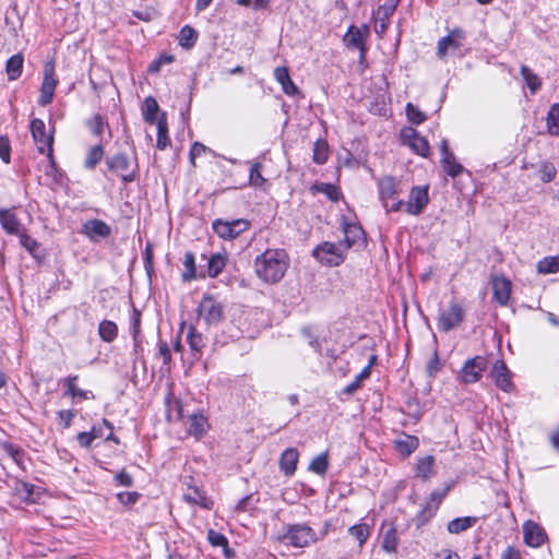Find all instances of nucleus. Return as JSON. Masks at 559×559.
<instances>
[{"mask_svg": "<svg viewBox=\"0 0 559 559\" xmlns=\"http://www.w3.org/2000/svg\"><path fill=\"white\" fill-rule=\"evenodd\" d=\"M289 264L287 253L282 249H267L254 260L257 276L266 284H275L285 275Z\"/></svg>", "mask_w": 559, "mask_h": 559, "instance_id": "obj_1", "label": "nucleus"}, {"mask_svg": "<svg viewBox=\"0 0 559 559\" xmlns=\"http://www.w3.org/2000/svg\"><path fill=\"white\" fill-rule=\"evenodd\" d=\"M379 199L386 213L401 212L404 201L399 200L401 183L392 176H384L378 179Z\"/></svg>", "mask_w": 559, "mask_h": 559, "instance_id": "obj_2", "label": "nucleus"}, {"mask_svg": "<svg viewBox=\"0 0 559 559\" xmlns=\"http://www.w3.org/2000/svg\"><path fill=\"white\" fill-rule=\"evenodd\" d=\"M277 539L293 547L304 548L316 543L318 537L316 532L307 524H292L284 527L283 534L278 535Z\"/></svg>", "mask_w": 559, "mask_h": 559, "instance_id": "obj_3", "label": "nucleus"}, {"mask_svg": "<svg viewBox=\"0 0 559 559\" xmlns=\"http://www.w3.org/2000/svg\"><path fill=\"white\" fill-rule=\"evenodd\" d=\"M31 133L39 153H47L49 158L48 168L56 171L55 163L52 160V131L47 132L45 122L41 119L35 118L31 121Z\"/></svg>", "mask_w": 559, "mask_h": 559, "instance_id": "obj_4", "label": "nucleus"}, {"mask_svg": "<svg viewBox=\"0 0 559 559\" xmlns=\"http://www.w3.org/2000/svg\"><path fill=\"white\" fill-rule=\"evenodd\" d=\"M346 245L325 241L320 243L313 250V257L322 264L328 266H338L342 264L347 254Z\"/></svg>", "mask_w": 559, "mask_h": 559, "instance_id": "obj_5", "label": "nucleus"}, {"mask_svg": "<svg viewBox=\"0 0 559 559\" xmlns=\"http://www.w3.org/2000/svg\"><path fill=\"white\" fill-rule=\"evenodd\" d=\"M464 318L463 306L453 299L447 308L440 310L437 321L438 329L442 332H449L457 328L464 321Z\"/></svg>", "mask_w": 559, "mask_h": 559, "instance_id": "obj_6", "label": "nucleus"}, {"mask_svg": "<svg viewBox=\"0 0 559 559\" xmlns=\"http://www.w3.org/2000/svg\"><path fill=\"white\" fill-rule=\"evenodd\" d=\"M198 313L207 325H216L225 317L223 304L210 295L203 296L198 307Z\"/></svg>", "mask_w": 559, "mask_h": 559, "instance_id": "obj_7", "label": "nucleus"}, {"mask_svg": "<svg viewBox=\"0 0 559 559\" xmlns=\"http://www.w3.org/2000/svg\"><path fill=\"white\" fill-rule=\"evenodd\" d=\"M214 233L224 240H233L249 229L250 223L246 219L224 221L217 218L212 224Z\"/></svg>", "mask_w": 559, "mask_h": 559, "instance_id": "obj_8", "label": "nucleus"}, {"mask_svg": "<svg viewBox=\"0 0 559 559\" xmlns=\"http://www.w3.org/2000/svg\"><path fill=\"white\" fill-rule=\"evenodd\" d=\"M108 168L115 171L124 182L135 180L138 175L136 160L131 162L126 154L119 153L107 160Z\"/></svg>", "mask_w": 559, "mask_h": 559, "instance_id": "obj_9", "label": "nucleus"}, {"mask_svg": "<svg viewBox=\"0 0 559 559\" xmlns=\"http://www.w3.org/2000/svg\"><path fill=\"white\" fill-rule=\"evenodd\" d=\"M487 368V359L483 356H475L467 359L457 373V380L464 384L475 383L480 380Z\"/></svg>", "mask_w": 559, "mask_h": 559, "instance_id": "obj_10", "label": "nucleus"}, {"mask_svg": "<svg viewBox=\"0 0 559 559\" xmlns=\"http://www.w3.org/2000/svg\"><path fill=\"white\" fill-rule=\"evenodd\" d=\"M428 189V186L413 187L402 211L413 216L421 214L429 203Z\"/></svg>", "mask_w": 559, "mask_h": 559, "instance_id": "obj_11", "label": "nucleus"}, {"mask_svg": "<svg viewBox=\"0 0 559 559\" xmlns=\"http://www.w3.org/2000/svg\"><path fill=\"white\" fill-rule=\"evenodd\" d=\"M58 80L55 78V62L48 61L44 66V79L40 87L39 105L46 106L51 103Z\"/></svg>", "mask_w": 559, "mask_h": 559, "instance_id": "obj_12", "label": "nucleus"}, {"mask_svg": "<svg viewBox=\"0 0 559 559\" xmlns=\"http://www.w3.org/2000/svg\"><path fill=\"white\" fill-rule=\"evenodd\" d=\"M465 34L461 28H454L448 36L438 41L437 55L444 58L447 55H453L459 51L463 45Z\"/></svg>", "mask_w": 559, "mask_h": 559, "instance_id": "obj_13", "label": "nucleus"}, {"mask_svg": "<svg viewBox=\"0 0 559 559\" xmlns=\"http://www.w3.org/2000/svg\"><path fill=\"white\" fill-rule=\"evenodd\" d=\"M402 139L415 153L426 157L429 153V143L415 129L408 128L402 132Z\"/></svg>", "mask_w": 559, "mask_h": 559, "instance_id": "obj_14", "label": "nucleus"}, {"mask_svg": "<svg viewBox=\"0 0 559 559\" xmlns=\"http://www.w3.org/2000/svg\"><path fill=\"white\" fill-rule=\"evenodd\" d=\"M396 0H388L380 5L374 13V31L378 35H383L389 25V19L396 8Z\"/></svg>", "mask_w": 559, "mask_h": 559, "instance_id": "obj_15", "label": "nucleus"}, {"mask_svg": "<svg viewBox=\"0 0 559 559\" xmlns=\"http://www.w3.org/2000/svg\"><path fill=\"white\" fill-rule=\"evenodd\" d=\"M511 372L503 360H497L491 370V377L496 385L504 392H511L514 388L511 381Z\"/></svg>", "mask_w": 559, "mask_h": 559, "instance_id": "obj_16", "label": "nucleus"}, {"mask_svg": "<svg viewBox=\"0 0 559 559\" xmlns=\"http://www.w3.org/2000/svg\"><path fill=\"white\" fill-rule=\"evenodd\" d=\"M491 284L495 300L501 306H507L511 296V282L504 276L496 275Z\"/></svg>", "mask_w": 559, "mask_h": 559, "instance_id": "obj_17", "label": "nucleus"}, {"mask_svg": "<svg viewBox=\"0 0 559 559\" xmlns=\"http://www.w3.org/2000/svg\"><path fill=\"white\" fill-rule=\"evenodd\" d=\"M368 33H369V29L367 26H364L362 28H358L356 26H350L344 36V41L348 47H354V48H357L360 50L361 59L365 57V52H366L365 40H366Z\"/></svg>", "mask_w": 559, "mask_h": 559, "instance_id": "obj_18", "label": "nucleus"}, {"mask_svg": "<svg viewBox=\"0 0 559 559\" xmlns=\"http://www.w3.org/2000/svg\"><path fill=\"white\" fill-rule=\"evenodd\" d=\"M188 491L183 493V500L192 506H200L203 509L211 510L213 508V501L207 498L205 491L200 489L198 486H191L188 484Z\"/></svg>", "mask_w": 559, "mask_h": 559, "instance_id": "obj_19", "label": "nucleus"}, {"mask_svg": "<svg viewBox=\"0 0 559 559\" xmlns=\"http://www.w3.org/2000/svg\"><path fill=\"white\" fill-rule=\"evenodd\" d=\"M525 543L532 547H539L546 538L544 530L533 521H527L523 525Z\"/></svg>", "mask_w": 559, "mask_h": 559, "instance_id": "obj_20", "label": "nucleus"}, {"mask_svg": "<svg viewBox=\"0 0 559 559\" xmlns=\"http://www.w3.org/2000/svg\"><path fill=\"white\" fill-rule=\"evenodd\" d=\"M342 226L344 240L341 242L346 245L347 250L364 240V230L358 224L344 222Z\"/></svg>", "mask_w": 559, "mask_h": 559, "instance_id": "obj_21", "label": "nucleus"}, {"mask_svg": "<svg viewBox=\"0 0 559 559\" xmlns=\"http://www.w3.org/2000/svg\"><path fill=\"white\" fill-rule=\"evenodd\" d=\"M298 459L299 453L295 448H288L282 453L280 459V467L285 475L292 476L295 473Z\"/></svg>", "mask_w": 559, "mask_h": 559, "instance_id": "obj_22", "label": "nucleus"}, {"mask_svg": "<svg viewBox=\"0 0 559 559\" xmlns=\"http://www.w3.org/2000/svg\"><path fill=\"white\" fill-rule=\"evenodd\" d=\"M188 432L195 437L204 435L209 428V423L205 416L202 414L193 413L188 416L186 423Z\"/></svg>", "mask_w": 559, "mask_h": 559, "instance_id": "obj_23", "label": "nucleus"}, {"mask_svg": "<svg viewBox=\"0 0 559 559\" xmlns=\"http://www.w3.org/2000/svg\"><path fill=\"white\" fill-rule=\"evenodd\" d=\"M274 78L281 84L283 92L293 96L298 93V88L289 76L288 69L286 67H278L274 70Z\"/></svg>", "mask_w": 559, "mask_h": 559, "instance_id": "obj_24", "label": "nucleus"}, {"mask_svg": "<svg viewBox=\"0 0 559 559\" xmlns=\"http://www.w3.org/2000/svg\"><path fill=\"white\" fill-rule=\"evenodd\" d=\"M0 224L2 228L11 235L21 234V224L15 214L10 210H0Z\"/></svg>", "mask_w": 559, "mask_h": 559, "instance_id": "obj_25", "label": "nucleus"}, {"mask_svg": "<svg viewBox=\"0 0 559 559\" xmlns=\"http://www.w3.org/2000/svg\"><path fill=\"white\" fill-rule=\"evenodd\" d=\"M85 234L93 237H108L110 235V227L103 221L99 219H91L84 224Z\"/></svg>", "mask_w": 559, "mask_h": 559, "instance_id": "obj_26", "label": "nucleus"}, {"mask_svg": "<svg viewBox=\"0 0 559 559\" xmlns=\"http://www.w3.org/2000/svg\"><path fill=\"white\" fill-rule=\"evenodd\" d=\"M0 449L7 454L20 468L25 469V453L24 451L9 442L0 443Z\"/></svg>", "mask_w": 559, "mask_h": 559, "instance_id": "obj_27", "label": "nucleus"}, {"mask_svg": "<svg viewBox=\"0 0 559 559\" xmlns=\"http://www.w3.org/2000/svg\"><path fill=\"white\" fill-rule=\"evenodd\" d=\"M24 57L22 53L13 55L5 64V72L10 81L17 80L23 70Z\"/></svg>", "mask_w": 559, "mask_h": 559, "instance_id": "obj_28", "label": "nucleus"}, {"mask_svg": "<svg viewBox=\"0 0 559 559\" xmlns=\"http://www.w3.org/2000/svg\"><path fill=\"white\" fill-rule=\"evenodd\" d=\"M156 127H157L156 146L158 150L163 151L170 144V140L168 136V124H167L166 114L163 112L162 115L158 116Z\"/></svg>", "mask_w": 559, "mask_h": 559, "instance_id": "obj_29", "label": "nucleus"}, {"mask_svg": "<svg viewBox=\"0 0 559 559\" xmlns=\"http://www.w3.org/2000/svg\"><path fill=\"white\" fill-rule=\"evenodd\" d=\"M477 522L474 516H463L453 519L448 523V532L451 534H460L473 527Z\"/></svg>", "mask_w": 559, "mask_h": 559, "instance_id": "obj_30", "label": "nucleus"}, {"mask_svg": "<svg viewBox=\"0 0 559 559\" xmlns=\"http://www.w3.org/2000/svg\"><path fill=\"white\" fill-rule=\"evenodd\" d=\"M159 106L156 102V99L152 96L146 97L143 103L142 107V115L145 120V122L153 124L157 123Z\"/></svg>", "mask_w": 559, "mask_h": 559, "instance_id": "obj_31", "label": "nucleus"}, {"mask_svg": "<svg viewBox=\"0 0 559 559\" xmlns=\"http://www.w3.org/2000/svg\"><path fill=\"white\" fill-rule=\"evenodd\" d=\"M419 445V440L414 436H404L403 438L395 440L396 450L405 456L411 455Z\"/></svg>", "mask_w": 559, "mask_h": 559, "instance_id": "obj_32", "label": "nucleus"}, {"mask_svg": "<svg viewBox=\"0 0 559 559\" xmlns=\"http://www.w3.org/2000/svg\"><path fill=\"white\" fill-rule=\"evenodd\" d=\"M435 457L427 455L418 460L416 464V476L426 480L433 475Z\"/></svg>", "mask_w": 559, "mask_h": 559, "instance_id": "obj_33", "label": "nucleus"}, {"mask_svg": "<svg viewBox=\"0 0 559 559\" xmlns=\"http://www.w3.org/2000/svg\"><path fill=\"white\" fill-rule=\"evenodd\" d=\"M187 342L194 354H201L205 345L202 333L198 332L193 325H190L188 329Z\"/></svg>", "mask_w": 559, "mask_h": 559, "instance_id": "obj_34", "label": "nucleus"}, {"mask_svg": "<svg viewBox=\"0 0 559 559\" xmlns=\"http://www.w3.org/2000/svg\"><path fill=\"white\" fill-rule=\"evenodd\" d=\"M99 337L107 343L112 342L118 334V326L114 321L104 320L98 326Z\"/></svg>", "mask_w": 559, "mask_h": 559, "instance_id": "obj_35", "label": "nucleus"}, {"mask_svg": "<svg viewBox=\"0 0 559 559\" xmlns=\"http://www.w3.org/2000/svg\"><path fill=\"white\" fill-rule=\"evenodd\" d=\"M226 265V255L222 253H215L209 259L207 274L210 277H216Z\"/></svg>", "mask_w": 559, "mask_h": 559, "instance_id": "obj_36", "label": "nucleus"}, {"mask_svg": "<svg viewBox=\"0 0 559 559\" xmlns=\"http://www.w3.org/2000/svg\"><path fill=\"white\" fill-rule=\"evenodd\" d=\"M76 380H78L76 376L68 377L64 380V384L67 388L66 394H69L72 397H79L80 400H87V399L92 397L91 392L76 388V384H75Z\"/></svg>", "mask_w": 559, "mask_h": 559, "instance_id": "obj_37", "label": "nucleus"}, {"mask_svg": "<svg viewBox=\"0 0 559 559\" xmlns=\"http://www.w3.org/2000/svg\"><path fill=\"white\" fill-rule=\"evenodd\" d=\"M397 544L396 530L390 524L383 532L382 548L386 552H395Z\"/></svg>", "mask_w": 559, "mask_h": 559, "instance_id": "obj_38", "label": "nucleus"}, {"mask_svg": "<svg viewBox=\"0 0 559 559\" xmlns=\"http://www.w3.org/2000/svg\"><path fill=\"white\" fill-rule=\"evenodd\" d=\"M547 130L550 135H559V103L554 104L548 111Z\"/></svg>", "mask_w": 559, "mask_h": 559, "instance_id": "obj_39", "label": "nucleus"}, {"mask_svg": "<svg viewBox=\"0 0 559 559\" xmlns=\"http://www.w3.org/2000/svg\"><path fill=\"white\" fill-rule=\"evenodd\" d=\"M537 271L540 274H552L559 271V257H547L537 263Z\"/></svg>", "mask_w": 559, "mask_h": 559, "instance_id": "obj_40", "label": "nucleus"}, {"mask_svg": "<svg viewBox=\"0 0 559 559\" xmlns=\"http://www.w3.org/2000/svg\"><path fill=\"white\" fill-rule=\"evenodd\" d=\"M441 163L444 171L453 178L460 175L463 170L462 165L456 163L453 154H445V156L442 157Z\"/></svg>", "mask_w": 559, "mask_h": 559, "instance_id": "obj_41", "label": "nucleus"}, {"mask_svg": "<svg viewBox=\"0 0 559 559\" xmlns=\"http://www.w3.org/2000/svg\"><path fill=\"white\" fill-rule=\"evenodd\" d=\"M348 533L358 540L360 548L364 546L370 535L369 526L365 523L350 526L348 528Z\"/></svg>", "mask_w": 559, "mask_h": 559, "instance_id": "obj_42", "label": "nucleus"}, {"mask_svg": "<svg viewBox=\"0 0 559 559\" xmlns=\"http://www.w3.org/2000/svg\"><path fill=\"white\" fill-rule=\"evenodd\" d=\"M521 74L531 92L536 93L542 85L539 78L526 66L521 67Z\"/></svg>", "mask_w": 559, "mask_h": 559, "instance_id": "obj_43", "label": "nucleus"}, {"mask_svg": "<svg viewBox=\"0 0 559 559\" xmlns=\"http://www.w3.org/2000/svg\"><path fill=\"white\" fill-rule=\"evenodd\" d=\"M329 157V146L328 143L323 140H318L313 146V160L314 163L321 165L328 160Z\"/></svg>", "mask_w": 559, "mask_h": 559, "instance_id": "obj_44", "label": "nucleus"}, {"mask_svg": "<svg viewBox=\"0 0 559 559\" xmlns=\"http://www.w3.org/2000/svg\"><path fill=\"white\" fill-rule=\"evenodd\" d=\"M197 37V32L192 27L186 25L179 33V44L185 48H191L194 45Z\"/></svg>", "mask_w": 559, "mask_h": 559, "instance_id": "obj_45", "label": "nucleus"}, {"mask_svg": "<svg viewBox=\"0 0 559 559\" xmlns=\"http://www.w3.org/2000/svg\"><path fill=\"white\" fill-rule=\"evenodd\" d=\"M185 271L182 273V281L190 282L195 277V262L192 252H186L183 260Z\"/></svg>", "mask_w": 559, "mask_h": 559, "instance_id": "obj_46", "label": "nucleus"}, {"mask_svg": "<svg viewBox=\"0 0 559 559\" xmlns=\"http://www.w3.org/2000/svg\"><path fill=\"white\" fill-rule=\"evenodd\" d=\"M104 151L100 145L93 146L85 158L84 165L88 169H93L103 158Z\"/></svg>", "mask_w": 559, "mask_h": 559, "instance_id": "obj_47", "label": "nucleus"}, {"mask_svg": "<svg viewBox=\"0 0 559 559\" xmlns=\"http://www.w3.org/2000/svg\"><path fill=\"white\" fill-rule=\"evenodd\" d=\"M406 116L408 121L413 124H420L427 119L426 115L412 103L406 105Z\"/></svg>", "mask_w": 559, "mask_h": 559, "instance_id": "obj_48", "label": "nucleus"}, {"mask_svg": "<svg viewBox=\"0 0 559 559\" xmlns=\"http://www.w3.org/2000/svg\"><path fill=\"white\" fill-rule=\"evenodd\" d=\"M262 165L257 162L251 165L250 174H249V182L253 187H262L265 182V179L261 175Z\"/></svg>", "mask_w": 559, "mask_h": 559, "instance_id": "obj_49", "label": "nucleus"}, {"mask_svg": "<svg viewBox=\"0 0 559 559\" xmlns=\"http://www.w3.org/2000/svg\"><path fill=\"white\" fill-rule=\"evenodd\" d=\"M309 469L316 474H319V475H322L326 472L328 469V459H326V455L325 454H320L318 456H316L310 465H309Z\"/></svg>", "mask_w": 559, "mask_h": 559, "instance_id": "obj_50", "label": "nucleus"}, {"mask_svg": "<svg viewBox=\"0 0 559 559\" xmlns=\"http://www.w3.org/2000/svg\"><path fill=\"white\" fill-rule=\"evenodd\" d=\"M556 167L552 163H544L539 168V178L544 182H550L556 177Z\"/></svg>", "mask_w": 559, "mask_h": 559, "instance_id": "obj_51", "label": "nucleus"}, {"mask_svg": "<svg viewBox=\"0 0 559 559\" xmlns=\"http://www.w3.org/2000/svg\"><path fill=\"white\" fill-rule=\"evenodd\" d=\"M20 242L32 255H35V251L37 250V248L39 246L35 239H33L25 233H21L20 234Z\"/></svg>", "mask_w": 559, "mask_h": 559, "instance_id": "obj_52", "label": "nucleus"}, {"mask_svg": "<svg viewBox=\"0 0 559 559\" xmlns=\"http://www.w3.org/2000/svg\"><path fill=\"white\" fill-rule=\"evenodd\" d=\"M139 497L140 495L135 491H123L117 493L118 501L123 506L134 504L138 501Z\"/></svg>", "mask_w": 559, "mask_h": 559, "instance_id": "obj_53", "label": "nucleus"}, {"mask_svg": "<svg viewBox=\"0 0 559 559\" xmlns=\"http://www.w3.org/2000/svg\"><path fill=\"white\" fill-rule=\"evenodd\" d=\"M88 126L91 131L96 135H100L105 129V122L100 116H95L91 119Z\"/></svg>", "mask_w": 559, "mask_h": 559, "instance_id": "obj_54", "label": "nucleus"}, {"mask_svg": "<svg viewBox=\"0 0 559 559\" xmlns=\"http://www.w3.org/2000/svg\"><path fill=\"white\" fill-rule=\"evenodd\" d=\"M207 538L213 546H226L227 545V538L223 534L217 533L213 530L209 531Z\"/></svg>", "mask_w": 559, "mask_h": 559, "instance_id": "obj_55", "label": "nucleus"}, {"mask_svg": "<svg viewBox=\"0 0 559 559\" xmlns=\"http://www.w3.org/2000/svg\"><path fill=\"white\" fill-rule=\"evenodd\" d=\"M10 143L4 136H0V157L4 163H10Z\"/></svg>", "mask_w": 559, "mask_h": 559, "instance_id": "obj_56", "label": "nucleus"}, {"mask_svg": "<svg viewBox=\"0 0 559 559\" xmlns=\"http://www.w3.org/2000/svg\"><path fill=\"white\" fill-rule=\"evenodd\" d=\"M74 416H75V413L70 409L60 411L58 413V418L60 420V424H62L63 428H69L71 426V423H72Z\"/></svg>", "mask_w": 559, "mask_h": 559, "instance_id": "obj_57", "label": "nucleus"}, {"mask_svg": "<svg viewBox=\"0 0 559 559\" xmlns=\"http://www.w3.org/2000/svg\"><path fill=\"white\" fill-rule=\"evenodd\" d=\"M206 151L205 145L202 143L195 142L190 148V163L194 165V160L197 157L203 155Z\"/></svg>", "mask_w": 559, "mask_h": 559, "instance_id": "obj_58", "label": "nucleus"}, {"mask_svg": "<svg viewBox=\"0 0 559 559\" xmlns=\"http://www.w3.org/2000/svg\"><path fill=\"white\" fill-rule=\"evenodd\" d=\"M115 479H116L117 484L120 486L130 487L133 484V479H132L131 475H129L124 471L119 472L115 476Z\"/></svg>", "mask_w": 559, "mask_h": 559, "instance_id": "obj_59", "label": "nucleus"}, {"mask_svg": "<svg viewBox=\"0 0 559 559\" xmlns=\"http://www.w3.org/2000/svg\"><path fill=\"white\" fill-rule=\"evenodd\" d=\"M158 353L163 357L164 364L168 365L171 360L170 349L166 342H159Z\"/></svg>", "mask_w": 559, "mask_h": 559, "instance_id": "obj_60", "label": "nucleus"}, {"mask_svg": "<svg viewBox=\"0 0 559 559\" xmlns=\"http://www.w3.org/2000/svg\"><path fill=\"white\" fill-rule=\"evenodd\" d=\"M78 439V442L81 447L83 448H88L91 447L92 442L94 441L93 440V435H91V432H80L76 437Z\"/></svg>", "mask_w": 559, "mask_h": 559, "instance_id": "obj_61", "label": "nucleus"}, {"mask_svg": "<svg viewBox=\"0 0 559 559\" xmlns=\"http://www.w3.org/2000/svg\"><path fill=\"white\" fill-rule=\"evenodd\" d=\"M433 559H461L460 556L450 550V549H441L440 551H438Z\"/></svg>", "mask_w": 559, "mask_h": 559, "instance_id": "obj_62", "label": "nucleus"}, {"mask_svg": "<svg viewBox=\"0 0 559 559\" xmlns=\"http://www.w3.org/2000/svg\"><path fill=\"white\" fill-rule=\"evenodd\" d=\"M439 369H440L439 358H438L437 354H433L427 365V370L430 374H433L437 371H439Z\"/></svg>", "mask_w": 559, "mask_h": 559, "instance_id": "obj_63", "label": "nucleus"}, {"mask_svg": "<svg viewBox=\"0 0 559 559\" xmlns=\"http://www.w3.org/2000/svg\"><path fill=\"white\" fill-rule=\"evenodd\" d=\"M500 559H520V554L513 547H507L502 551Z\"/></svg>", "mask_w": 559, "mask_h": 559, "instance_id": "obj_64", "label": "nucleus"}]
</instances>
